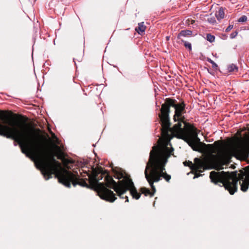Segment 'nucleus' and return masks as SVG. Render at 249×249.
<instances>
[{"label":"nucleus","instance_id":"c85d7f7f","mask_svg":"<svg viewBox=\"0 0 249 249\" xmlns=\"http://www.w3.org/2000/svg\"><path fill=\"white\" fill-rule=\"evenodd\" d=\"M224 38H226L227 37V36L226 35H223Z\"/></svg>","mask_w":249,"mask_h":249},{"label":"nucleus","instance_id":"a211bd4d","mask_svg":"<svg viewBox=\"0 0 249 249\" xmlns=\"http://www.w3.org/2000/svg\"><path fill=\"white\" fill-rule=\"evenodd\" d=\"M206 60L208 62L210 63L211 64H212V68L214 70H217L218 65L213 60H212L211 58H210L209 57H207Z\"/></svg>","mask_w":249,"mask_h":249},{"label":"nucleus","instance_id":"9d476101","mask_svg":"<svg viewBox=\"0 0 249 249\" xmlns=\"http://www.w3.org/2000/svg\"><path fill=\"white\" fill-rule=\"evenodd\" d=\"M148 167H146L144 170V175L146 180L151 187V191H150L149 189L145 187H142L140 188V192L141 194H143L146 196H149L150 197H152L154 196L156 192V189L154 185V182L148 175Z\"/></svg>","mask_w":249,"mask_h":249},{"label":"nucleus","instance_id":"f3484780","mask_svg":"<svg viewBox=\"0 0 249 249\" xmlns=\"http://www.w3.org/2000/svg\"><path fill=\"white\" fill-rule=\"evenodd\" d=\"M238 67L236 65L231 64L228 66V70L229 72H237L238 71Z\"/></svg>","mask_w":249,"mask_h":249},{"label":"nucleus","instance_id":"7ed1b4c3","mask_svg":"<svg viewBox=\"0 0 249 249\" xmlns=\"http://www.w3.org/2000/svg\"><path fill=\"white\" fill-rule=\"evenodd\" d=\"M173 151V148H170L167 145L163 149L158 146L152 147L146 167H148V175L154 182H159L161 178L168 182L170 181L171 176L164 171L167 160Z\"/></svg>","mask_w":249,"mask_h":249},{"label":"nucleus","instance_id":"20e7f679","mask_svg":"<svg viewBox=\"0 0 249 249\" xmlns=\"http://www.w3.org/2000/svg\"><path fill=\"white\" fill-rule=\"evenodd\" d=\"M185 117L182 115L178 118L177 123L172 127L169 125L168 130V135L164 133V129L161 126V135L166 142L167 146L170 143V141L173 137L182 139L186 142L194 150L197 151L196 143L200 142V139L198 138V132L197 129L194 125L185 121Z\"/></svg>","mask_w":249,"mask_h":249},{"label":"nucleus","instance_id":"2eb2a0df","mask_svg":"<svg viewBox=\"0 0 249 249\" xmlns=\"http://www.w3.org/2000/svg\"><path fill=\"white\" fill-rule=\"evenodd\" d=\"M146 27L144 26L143 22H141L138 24V26L136 28L135 30L139 34H142L144 32Z\"/></svg>","mask_w":249,"mask_h":249},{"label":"nucleus","instance_id":"cd10ccee","mask_svg":"<svg viewBox=\"0 0 249 249\" xmlns=\"http://www.w3.org/2000/svg\"><path fill=\"white\" fill-rule=\"evenodd\" d=\"M166 40H169V38H170V37H169V36H166Z\"/></svg>","mask_w":249,"mask_h":249},{"label":"nucleus","instance_id":"f03ea898","mask_svg":"<svg viewBox=\"0 0 249 249\" xmlns=\"http://www.w3.org/2000/svg\"><path fill=\"white\" fill-rule=\"evenodd\" d=\"M50 156L49 162L44 164L47 171L45 175L47 178H51L52 175H54L58 181L67 187H71V183L74 186L79 185L88 188H94L100 198L107 201L113 202L117 199L113 192L107 188V178H113L107 170L99 167L93 169L91 175L88 171L81 169L82 172L80 171L81 176L84 178L88 176L89 178H81L77 172L73 173L68 171L55 160L53 155Z\"/></svg>","mask_w":249,"mask_h":249},{"label":"nucleus","instance_id":"4468645a","mask_svg":"<svg viewBox=\"0 0 249 249\" xmlns=\"http://www.w3.org/2000/svg\"><path fill=\"white\" fill-rule=\"evenodd\" d=\"M215 16L217 19L219 20L224 18L225 13L222 7L219 8L218 11L215 13Z\"/></svg>","mask_w":249,"mask_h":249},{"label":"nucleus","instance_id":"6ab92c4d","mask_svg":"<svg viewBox=\"0 0 249 249\" xmlns=\"http://www.w3.org/2000/svg\"><path fill=\"white\" fill-rule=\"evenodd\" d=\"M206 39L208 41L212 43L214 41L215 36L211 34H208L207 35Z\"/></svg>","mask_w":249,"mask_h":249},{"label":"nucleus","instance_id":"423d86ee","mask_svg":"<svg viewBox=\"0 0 249 249\" xmlns=\"http://www.w3.org/2000/svg\"><path fill=\"white\" fill-rule=\"evenodd\" d=\"M185 106L184 101L178 103L177 101L175 99L167 98L165 99L164 103L161 105L160 109V113H159V117L161 122V126L164 128V133L166 135H168V130L169 129V125L171 124L169 117L170 107H173L175 109L173 120L176 122L178 117L186 113Z\"/></svg>","mask_w":249,"mask_h":249},{"label":"nucleus","instance_id":"c756f323","mask_svg":"<svg viewBox=\"0 0 249 249\" xmlns=\"http://www.w3.org/2000/svg\"><path fill=\"white\" fill-rule=\"evenodd\" d=\"M194 22H195V21H194V20H192V23L193 24Z\"/></svg>","mask_w":249,"mask_h":249},{"label":"nucleus","instance_id":"39448f33","mask_svg":"<svg viewBox=\"0 0 249 249\" xmlns=\"http://www.w3.org/2000/svg\"><path fill=\"white\" fill-rule=\"evenodd\" d=\"M249 174V170L247 172L245 179L243 180V176L238 175L237 176L236 172L230 173L229 172H215L212 171L210 173V178L211 181L215 184L220 182L222 184L226 190H227L231 195H233L237 190L238 182L240 179H242L241 183V190L246 192L249 188V181L247 178Z\"/></svg>","mask_w":249,"mask_h":249},{"label":"nucleus","instance_id":"1a4fd4ad","mask_svg":"<svg viewBox=\"0 0 249 249\" xmlns=\"http://www.w3.org/2000/svg\"><path fill=\"white\" fill-rule=\"evenodd\" d=\"M244 137L246 140L245 142L235 147L234 151L242 158L247 159L249 158V132L245 134Z\"/></svg>","mask_w":249,"mask_h":249},{"label":"nucleus","instance_id":"5701e85b","mask_svg":"<svg viewBox=\"0 0 249 249\" xmlns=\"http://www.w3.org/2000/svg\"><path fill=\"white\" fill-rule=\"evenodd\" d=\"M237 34H238V32L237 31H236L232 33L230 35V37L231 38H234L237 36Z\"/></svg>","mask_w":249,"mask_h":249},{"label":"nucleus","instance_id":"9b49d317","mask_svg":"<svg viewBox=\"0 0 249 249\" xmlns=\"http://www.w3.org/2000/svg\"><path fill=\"white\" fill-rule=\"evenodd\" d=\"M207 169L206 163L204 160L196 158L194 159V164H193L192 170L196 172H202Z\"/></svg>","mask_w":249,"mask_h":249},{"label":"nucleus","instance_id":"412c9836","mask_svg":"<svg viewBox=\"0 0 249 249\" xmlns=\"http://www.w3.org/2000/svg\"><path fill=\"white\" fill-rule=\"evenodd\" d=\"M183 164L186 166H189L191 168V169H192V167H193V163L191 162V161H185L183 162Z\"/></svg>","mask_w":249,"mask_h":249},{"label":"nucleus","instance_id":"b1692460","mask_svg":"<svg viewBox=\"0 0 249 249\" xmlns=\"http://www.w3.org/2000/svg\"><path fill=\"white\" fill-rule=\"evenodd\" d=\"M233 25H229L228 27L225 30L226 32H230L233 28Z\"/></svg>","mask_w":249,"mask_h":249},{"label":"nucleus","instance_id":"f8f14e48","mask_svg":"<svg viewBox=\"0 0 249 249\" xmlns=\"http://www.w3.org/2000/svg\"><path fill=\"white\" fill-rule=\"evenodd\" d=\"M203 144L206 145L210 152L212 153H216L223 148V142L222 141H215L213 144Z\"/></svg>","mask_w":249,"mask_h":249},{"label":"nucleus","instance_id":"dca6fc26","mask_svg":"<svg viewBox=\"0 0 249 249\" xmlns=\"http://www.w3.org/2000/svg\"><path fill=\"white\" fill-rule=\"evenodd\" d=\"M178 43H183L184 47L188 49L189 51H192V44L191 43L184 40L183 39H180L178 41Z\"/></svg>","mask_w":249,"mask_h":249},{"label":"nucleus","instance_id":"bb28decb","mask_svg":"<svg viewBox=\"0 0 249 249\" xmlns=\"http://www.w3.org/2000/svg\"><path fill=\"white\" fill-rule=\"evenodd\" d=\"M4 113L2 111H0V119L1 120H3V118H2V117L4 116Z\"/></svg>","mask_w":249,"mask_h":249},{"label":"nucleus","instance_id":"6e6552de","mask_svg":"<svg viewBox=\"0 0 249 249\" xmlns=\"http://www.w3.org/2000/svg\"><path fill=\"white\" fill-rule=\"evenodd\" d=\"M107 178L108 188L113 189L120 198L122 199L125 198V202H128V196H124L125 193H123L124 188L126 187L124 178H122V180L119 179L118 182H116L113 178H111L109 177H108Z\"/></svg>","mask_w":249,"mask_h":249},{"label":"nucleus","instance_id":"a878e982","mask_svg":"<svg viewBox=\"0 0 249 249\" xmlns=\"http://www.w3.org/2000/svg\"><path fill=\"white\" fill-rule=\"evenodd\" d=\"M208 20L210 23H213L215 22V20L214 18H208Z\"/></svg>","mask_w":249,"mask_h":249},{"label":"nucleus","instance_id":"f257e3e1","mask_svg":"<svg viewBox=\"0 0 249 249\" xmlns=\"http://www.w3.org/2000/svg\"><path fill=\"white\" fill-rule=\"evenodd\" d=\"M14 115L18 117L21 121H15L14 124L11 123H6L5 124L0 123V136L12 139L18 143L22 152L30 156L35 160L46 180L49 178L45 176L47 171L44 163L49 162L50 155H53L55 160V157L57 156L58 159L63 160L66 166L71 163L70 160L64 158V154L58 145H53L58 151L57 154L50 148L49 142L51 139L47 133L39 128H35L29 132L27 131L29 126L27 123L28 118L21 115L14 114Z\"/></svg>","mask_w":249,"mask_h":249},{"label":"nucleus","instance_id":"aec40b11","mask_svg":"<svg viewBox=\"0 0 249 249\" xmlns=\"http://www.w3.org/2000/svg\"><path fill=\"white\" fill-rule=\"evenodd\" d=\"M247 20V16H245V15H243L242 16H241L238 19V21L239 22H245Z\"/></svg>","mask_w":249,"mask_h":249},{"label":"nucleus","instance_id":"7c9ffc66","mask_svg":"<svg viewBox=\"0 0 249 249\" xmlns=\"http://www.w3.org/2000/svg\"><path fill=\"white\" fill-rule=\"evenodd\" d=\"M240 140H242V137H241V138H240Z\"/></svg>","mask_w":249,"mask_h":249},{"label":"nucleus","instance_id":"ddd939ff","mask_svg":"<svg viewBox=\"0 0 249 249\" xmlns=\"http://www.w3.org/2000/svg\"><path fill=\"white\" fill-rule=\"evenodd\" d=\"M192 34V32L189 30H181L177 36V39L179 40L182 39L181 37L182 36L186 37L191 36Z\"/></svg>","mask_w":249,"mask_h":249},{"label":"nucleus","instance_id":"393cba45","mask_svg":"<svg viewBox=\"0 0 249 249\" xmlns=\"http://www.w3.org/2000/svg\"><path fill=\"white\" fill-rule=\"evenodd\" d=\"M196 173L195 174V176L194 178H197L202 176L201 174H200V172L197 173V172H196Z\"/></svg>","mask_w":249,"mask_h":249},{"label":"nucleus","instance_id":"0eeeda50","mask_svg":"<svg viewBox=\"0 0 249 249\" xmlns=\"http://www.w3.org/2000/svg\"><path fill=\"white\" fill-rule=\"evenodd\" d=\"M114 177L118 179L124 178L126 187L124 188L123 193H126L127 191H130V194L132 197L136 199H139L141 196V193L137 191L136 188L135 187L134 183L130 178L129 175L126 174L125 176L123 173H119L116 174Z\"/></svg>","mask_w":249,"mask_h":249},{"label":"nucleus","instance_id":"4be33fe9","mask_svg":"<svg viewBox=\"0 0 249 249\" xmlns=\"http://www.w3.org/2000/svg\"><path fill=\"white\" fill-rule=\"evenodd\" d=\"M51 134H52V138L55 140V142L56 143H59V140L57 137L55 136V135L53 133L52 131L51 132Z\"/></svg>","mask_w":249,"mask_h":249}]
</instances>
